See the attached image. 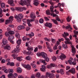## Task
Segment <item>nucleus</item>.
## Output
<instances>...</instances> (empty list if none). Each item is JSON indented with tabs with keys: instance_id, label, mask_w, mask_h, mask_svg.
<instances>
[{
	"instance_id": "nucleus-45",
	"label": "nucleus",
	"mask_w": 78,
	"mask_h": 78,
	"mask_svg": "<svg viewBox=\"0 0 78 78\" xmlns=\"http://www.w3.org/2000/svg\"><path fill=\"white\" fill-rule=\"evenodd\" d=\"M66 29H70V30H72V28L71 27H70V25H69L67 26H66Z\"/></svg>"
},
{
	"instance_id": "nucleus-57",
	"label": "nucleus",
	"mask_w": 78,
	"mask_h": 78,
	"mask_svg": "<svg viewBox=\"0 0 78 78\" xmlns=\"http://www.w3.org/2000/svg\"><path fill=\"white\" fill-rule=\"evenodd\" d=\"M23 41H27V37L25 36L23 37Z\"/></svg>"
},
{
	"instance_id": "nucleus-64",
	"label": "nucleus",
	"mask_w": 78,
	"mask_h": 78,
	"mask_svg": "<svg viewBox=\"0 0 78 78\" xmlns=\"http://www.w3.org/2000/svg\"><path fill=\"white\" fill-rule=\"evenodd\" d=\"M18 78H23V77L22 75H19L18 76Z\"/></svg>"
},
{
	"instance_id": "nucleus-1",
	"label": "nucleus",
	"mask_w": 78,
	"mask_h": 78,
	"mask_svg": "<svg viewBox=\"0 0 78 78\" xmlns=\"http://www.w3.org/2000/svg\"><path fill=\"white\" fill-rule=\"evenodd\" d=\"M66 41H65V43L66 44H70L71 47H72V52L73 53V55H74L75 53H76V51L75 50V48L73 47V45H72V42L70 41V39L69 38H65Z\"/></svg>"
},
{
	"instance_id": "nucleus-19",
	"label": "nucleus",
	"mask_w": 78,
	"mask_h": 78,
	"mask_svg": "<svg viewBox=\"0 0 78 78\" xmlns=\"http://www.w3.org/2000/svg\"><path fill=\"white\" fill-rule=\"evenodd\" d=\"M60 58L61 59H64L66 58V56L63 54H61V55L60 56Z\"/></svg>"
},
{
	"instance_id": "nucleus-38",
	"label": "nucleus",
	"mask_w": 78,
	"mask_h": 78,
	"mask_svg": "<svg viewBox=\"0 0 78 78\" xmlns=\"http://www.w3.org/2000/svg\"><path fill=\"white\" fill-rule=\"evenodd\" d=\"M8 78H11V77H12V76H13V74H12V73H9V74L8 75Z\"/></svg>"
},
{
	"instance_id": "nucleus-47",
	"label": "nucleus",
	"mask_w": 78,
	"mask_h": 78,
	"mask_svg": "<svg viewBox=\"0 0 78 78\" xmlns=\"http://www.w3.org/2000/svg\"><path fill=\"white\" fill-rule=\"evenodd\" d=\"M39 22L40 23H44V20L41 18Z\"/></svg>"
},
{
	"instance_id": "nucleus-61",
	"label": "nucleus",
	"mask_w": 78,
	"mask_h": 78,
	"mask_svg": "<svg viewBox=\"0 0 78 78\" xmlns=\"http://www.w3.org/2000/svg\"><path fill=\"white\" fill-rule=\"evenodd\" d=\"M55 76L56 78H59V74H56Z\"/></svg>"
},
{
	"instance_id": "nucleus-62",
	"label": "nucleus",
	"mask_w": 78,
	"mask_h": 78,
	"mask_svg": "<svg viewBox=\"0 0 78 78\" xmlns=\"http://www.w3.org/2000/svg\"><path fill=\"white\" fill-rule=\"evenodd\" d=\"M38 48H39V49H42V46L41 45H39L38 46Z\"/></svg>"
},
{
	"instance_id": "nucleus-29",
	"label": "nucleus",
	"mask_w": 78,
	"mask_h": 78,
	"mask_svg": "<svg viewBox=\"0 0 78 78\" xmlns=\"http://www.w3.org/2000/svg\"><path fill=\"white\" fill-rule=\"evenodd\" d=\"M38 2H39L37 0H35L34 3V5H35V6H37L38 5Z\"/></svg>"
},
{
	"instance_id": "nucleus-33",
	"label": "nucleus",
	"mask_w": 78,
	"mask_h": 78,
	"mask_svg": "<svg viewBox=\"0 0 78 78\" xmlns=\"http://www.w3.org/2000/svg\"><path fill=\"white\" fill-rule=\"evenodd\" d=\"M8 72L9 73H12L14 72V71L12 69H9L8 70Z\"/></svg>"
},
{
	"instance_id": "nucleus-32",
	"label": "nucleus",
	"mask_w": 78,
	"mask_h": 78,
	"mask_svg": "<svg viewBox=\"0 0 78 78\" xmlns=\"http://www.w3.org/2000/svg\"><path fill=\"white\" fill-rule=\"evenodd\" d=\"M1 6L2 8H5V4L4 3H1Z\"/></svg>"
},
{
	"instance_id": "nucleus-44",
	"label": "nucleus",
	"mask_w": 78,
	"mask_h": 78,
	"mask_svg": "<svg viewBox=\"0 0 78 78\" xmlns=\"http://www.w3.org/2000/svg\"><path fill=\"white\" fill-rule=\"evenodd\" d=\"M26 59H27V60L30 61V60H31V58L29 56H27L26 57Z\"/></svg>"
},
{
	"instance_id": "nucleus-24",
	"label": "nucleus",
	"mask_w": 78,
	"mask_h": 78,
	"mask_svg": "<svg viewBox=\"0 0 78 78\" xmlns=\"http://www.w3.org/2000/svg\"><path fill=\"white\" fill-rule=\"evenodd\" d=\"M13 20V16H11L9 17V20L10 22V23H12Z\"/></svg>"
},
{
	"instance_id": "nucleus-30",
	"label": "nucleus",
	"mask_w": 78,
	"mask_h": 78,
	"mask_svg": "<svg viewBox=\"0 0 78 78\" xmlns=\"http://www.w3.org/2000/svg\"><path fill=\"white\" fill-rule=\"evenodd\" d=\"M34 33L33 32H31V33L30 34H26V36H28L29 35L30 38L32 37V36H34Z\"/></svg>"
},
{
	"instance_id": "nucleus-48",
	"label": "nucleus",
	"mask_w": 78,
	"mask_h": 78,
	"mask_svg": "<svg viewBox=\"0 0 78 78\" xmlns=\"http://www.w3.org/2000/svg\"><path fill=\"white\" fill-rule=\"evenodd\" d=\"M51 41L52 43H53V44H55V43L56 42V40L53 38H52L51 40Z\"/></svg>"
},
{
	"instance_id": "nucleus-46",
	"label": "nucleus",
	"mask_w": 78,
	"mask_h": 78,
	"mask_svg": "<svg viewBox=\"0 0 78 78\" xmlns=\"http://www.w3.org/2000/svg\"><path fill=\"white\" fill-rule=\"evenodd\" d=\"M31 66H33V67L34 69H35L36 67V65L35 64H33V63L30 64Z\"/></svg>"
},
{
	"instance_id": "nucleus-9",
	"label": "nucleus",
	"mask_w": 78,
	"mask_h": 78,
	"mask_svg": "<svg viewBox=\"0 0 78 78\" xmlns=\"http://www.w3.org/2000/svg\"><path fill=\"white\" fill-rule=\"evenodd\" d=\"M60 43L58 41H57L56 43L55 44V45L53 48V49L54 50H56L58 48L57 47L58 46V45H59Z\"/></svg>"
},
{
	"instance_id": "nucleus-23",
	"label": "nucleus",
	"mask_w": 78,
	"mask_h": 78,
	"mask_svg": "<svg viewBox=\"0 0 78 78\" xmlns=\"http://www.w3.org/2000/svg\"><path fill=\"white\" fill-rule=\"evenodd\" d=\"M14 36L12 35H10L9 37H8V41H11V40H12L13 39H14Z\"/></svg>"
},
{
	"instance_id": "nucleus-59",
	"label": "nucleus",
	"mask_w": 78,
	"mask_h": 78,
	"mask_svg": "<svg viewBox=\"0 0 78 78\" xmlns=\"http://www.w3.org/2000/svg\"><path fill=\"white\" fill-rule=\"evenodd\" d=\"M8 23H10V21L8 20H6L5 22L6 24H8Z\"/></svg>"
},
{
	"instance_id": "nucleus-52",
	"label": "nucleus",
	"mask_w": 78,
	"mask_h": 78,
	"mask_svg": "<svg viewBox=\"0 0 78 78\" xmlns=\"http://www.w3.org/2000/svg\"><path fill=\"white\" fill-rule=\"evenodd\" d=\"M52 60L53 61H55L56 60V57L54 56L52 57Z\"/></svg>"
},
{
	"instance_id": "nucleus-60",
	"label": "nucleus",
	"mask_w": 78,
	"mask_h": 78,
	"mask_svg": "<svg viewBox=\"0 0 78 78\" xmlns=\"http://www.w3.org/2000/svg\"><path fill=\"white\" fill-rule=\"evenodd\" d=\"M73 28H74V29L76 30H78V28H77V27H76V26L75 25H73Z\"/></svg>"
},
{
	"instance_id": "nucleus-36",
	"label": "nucleus",
	"mask_w": 78,
	"mask_h": 78,
	"mask_svg": "<svg viewBox=\"0 0 78 78\" xmlns=\"http://www.w3.org/2000/svg\"><path fill=\"white\" fill-rule=\"evenodd\" d=\"M60 73L61 75H64V69H60Z\"/></svg>"
},
{
	"instance_id": "nucleus-34",
	"label": "nucleus",
	"mask_w": 78,
	"mask_h": 78,
	"mask_svg": "<svg viewBox=\"0 0 78 78\" xmlns=\"http://www.w3.org/2000/svg\"><path fill=\"white\" fill-rule=\"evenodd\" d=\"M2 9L0 7V17H3V14H2Z\"/></svg>"
},
{
	"instance_id": "nucleus-8",
	"label": "nucleus",
	"mask_w": 78,
	"mask_h": 78,
	"mask_svg": "<svg viewBox=\"0 0 78 78\" xmlns=\"http://www.w3.org/2000/svg\"><path fill=\"white\" fill-rule=\"evenodd\" d=\"M8 3L10 5L12 6H14L15 5L14 4V1H13V0H8Z\"/></svg>"
},
{
	"instance_id": "nucleus-54",
	"label": "nucleus",
	"mask_w": 78,
	"mask_h": 78,
	"mask_svg": "<svg viewBox=\"0 0 78 78\" xmlns=\"http://www.w3.org/2000/svg\"><path fill=\"white\" fill-rule=\"evenodd\" d=\"M62 47H64V48H67V46L66 44H62Z\"/></svg>"
},
{
	"instance_id": "nucleus-27",
	"label": "nucleus",
	"mask_w": 78,
	"mask_h": 78,
	"mask_svg": "<svg viewBox=\"0 0 78 78\" xmlns=\"http://www.w3.org/2000/svg\"><path fill=\"white\" fill-rule=\"evenodd\" d=\"M12 56L13 57V59H16L17 56H18V55L17 54H13L12 55Z\"/></svg>"
},
{
	"instance_id": "nucleus-18",
	"label": "nucleus",
	"mask_w": 78,
	"mask_h": 78,
	"mask_svg": "<svg viewBox=\"0 0 78 78\" xmlns=\"http://www.w3.org/2000/svg\"><path fill=\"white\" fill-rule=\"evenodd\" d=\"M30 17V18H31V19H35V18L36 17V16L35 15L34 13L33 12L31 13Z\"/></svg>"
},
{
	"instance_id": "nucleus-50",
	"label": "nucleus",
	"mask_w": 78,
	"mask_h": 78,
	"mask_svg": "<svg viewBox=\"0 0 78 78\" xmlns=\"http://www.w3.org/2000/svg\"><path fill=\"white\" fill-rule=\"evenodd\" d=\"M5 22V19L3 18H1L0 19V23H3Z\"/></svg>"
},
{
	"instance_id": "nucleus-43",
	"label": "nucleus",
	"mask_w": 78,
	"mask_h": 78,
	"mask_svg": "<svg viewBox=\"0 0 78 78\" xmlns=\"http://www.w3.org/2000/svg\"><path fill=\"white\" fill-rule=\"evenodd\" d=\"M71 18H70L69 16L68 17L66 18V20L68 22H69L71 20Z\"/></svg>"
},
{
	"instance_id": "nucleus-5",
	"label": "nucleus",
	"mask_w": 78,
	"mask_h": 78,
	"mask_svg": "<svg viewBox=\"0 0 78 78\" xmlns=\"http://www.w3.org/2000/svg\"><path fill=\"white\" fill-rule=\"evenodd\" d=\"M73 61V59L72 58H71L69 59V60H68V62L70 65H72V64H73V65L75 66L76 64V62H72Z\"/></svg>"
},
{
	"instance_id": "nucleus-3",
	"label": "nucleus",
	"mask_w": 78,
	"mask_h": 78,
	"mask_svg": "<svg viewBox=\"0 0 78 78\" xmlns=\"http://www.w3.org/2000/svg\"><path fill=\"white\" fill-rule=\"evenodd\" d=\"M23 15L21 13H20L18 15V18L16 20V21L18 22H21V19H23Z\"/></svg>"
},
{
	"instance_id": "nucleus-42",
	"label": "nucleus",
	"mask_w": 78,
	"mask_h": 78,
	"mask_svg": "<svg viewBox=\"0 0 78 78\" xmlns=\"http://www.w3.org/2000/svg\"><path fill=\"white\" fill-rule=\"evenodd\" d=\"M5 36L7 37H8V36H9V32H6L5 33Z\"/></svg>"
},
{
	"instance_id": "nucleus-25",
	"label": "nucleus",
	"mask_w": 78,
	"mask_h": 78,
	"mask_svg": "<svg viewBox=\"0 0 78 78\" xmlns=\"http://www.w3.org/2000/svg\"><path fill=\"white\" fill-rule=\"evenodd\" d=\"M21 42L22 40L21 39H19L16 41V43L18 44V45H20Z\"/></svg>"
},
{
	"instance_id": "nucleus-15",
	"label": "nucleus",
	"mask_w": 78,
	"mask_h": 78,
	"mask_svg": "<svg viewBox=\"0 0 78 78\" xmlns=\"http://www.w3.org/2000/svg\"><path fill=\"white\" fill-rule=\"evenodd\" d=\"M69 33H67L66 32H64V34H62V36L63 37L65 38V39H66L67 38V36H69Z\"/></svg>"
},
{
	"instance_id": "nucleus-55",
	"label": "nucleus",
	"mask_w": 78,
	"mask_h": 78,
	"mask_svg": "<svg viewBox=\"0 0 78 78\" xmlns=\"http://www.w3.org/2000/svg\"><path fill=\"white\" fill-rule=\"evenodd\" d=\"M44 39L45 41H47L48 42H50V41H51V40L50 39H48L47 37L44 38Z\"/></svg>"
},
{
	"instance_id": "nucleus-11",
	"label": "nucleus",
	"mask_w": 78,
	"mask_h": 78,
	"mask_svg": "<svg viewBox=\"0 0 78 78\" xmlns=\"http://www.w3.org/2000/svg\"><path fill=\"white\" fill-rule=\"evenodd\" d=\"M2 43L3 45H6L8 44V40L5 38H3L2 40Z\"/></svg>"
},
{
	"instance_id": "nucleus-14",
	"label": "nucleus",
	"mask_w": 78,
	"mask_h": 78,
	"mask_svg": "<svg viewBox=\"0 0 78 78\" xmlns=\"http://www.w3.org/2000/svg\"><path fill=\"white\" fill-rule=\"evenodd\" d=\"M41 56H42L43 58H46V57H47V55L45 52H42Z\"/></svg>"
},
{
	"instance_id": "nucleus-10",
	"label": "nucleus",
	"mask_w": 78,
	"mask_h": 78,
	"mask_svg": "<svg viewBox=\"0 0 78 78\" xmlns=\"http://www.w3.org/2000/svg\"><path fill=\"white\" fill-rule=\"evenodd\" d=\"M44 25L46 27H49V28H51L52 27V24L50 23H48V22H47L46 23L44 24Z\"/></svg>"
},
{
	"instance_id": "nucleus-12",
	"label": "nucleus",
	"mask_w": 78,
	"mask_h": 78,
	"mask_svg": "<svg viewBox=\"0 0 78 78\" xmlns=\"http://www.w3.org/2000/svg\"><path fill=\"white\" fill-rule=\"evenodd\" d=\"M55 66L54 64L51 63L50 65H48L47 66V68L48 69H51L52 67H55Z\"/></svg>"
},
{
	"instance_id": "nucleus-51",
	"label": "nucleus",
	"mask_w": 78,
	"mask_h": 78,
	"mask_svg": "<svg viewBox=\"0 0 78 78\" xmlns=\"http://www.w3.org/2000/svg\"><path fill=\"white\" fill-rule=\"evenodd\" d=\"M42 55V52H38L37 54V56H41Z\"/></svg>"
},
{
	"instance_id": "nucleus-40",
	"label": "nucleus",
	"mask_w": 78,
	"mask_h": 78,
	"mask_svg": "<svg viewBox=\"0 0 78 78\" xmlns=\"http://www.w3.org/2000/svg\"><path fill=\"white\" fill-rule=\"evenodd\" d=\"M41 76V73H37L36 74V76L37 77L39 78V77H40Z\"/></svg>"
},
{
	"instance_id": "nucleus-6",
	"label": "nucleus",
	"mask_w": 78,
	"mask_h": 78,
	"mask_svg": "<svg viewBox=\"0 0 78 78\" xmlns=\"http://www.w3.org/2000/svg\"><path fill=\"white\" fill-rule=\"evenodd\" d=\"M20 47V46L19 45H18L16 46V48L14 50L12 51V53H19L20 51H19V48Z\"/></svg>"
},
{
	"instance_id": "nucleus-41",
	"label": "nucleus",
	"mask_w": 78,
	"mask_h": 78,
	"mask_svg": "<svg viewBox=\"0 0 78 78\" xmlns=\"http://www.w3.org/2000/svg\"><path fill=\"white\" fill-rule=\"evenodd\" d=\"M46 14L47 15H50V11L49 10H47L46 12Z\"/></svg>"
},
{
	"instance_id": "nucleus-39",
	"label": "nucleus",
	"mask_w": 78,
	"mask_h": 78,
	"mask_svg": "<svg viewBox=\"0 0 78 78\" xmlns=\"http://www.w3.org/2000/svg\"><path fill=\"white\" fill-rule=\"evenodd\" d=\"M26 69L28 70H30L31 69V66H30V65H27L26 66Z\"/></svg>"
},
{
	"instance_id": "nucleus-13",
	"label": "nucleus",
	"mask_w": 78,
	"mask_h": 78,
	"mask_svg": "<svg viewBox=\"0 0 78 78\" xmlns=\"http://www.w3.org/2000/svg\"><path fill=\"white\" fill-rule=\"evenodd\" d=\"M42 68L40 69L41 71L42 72H45V69H46V67L44 65H43L41 66Z\"/></svg>"
},
{
	"instance_id": "nucleus-26",
	"label": "nucleus",
	"mask_w": 78,
	"mask_h": 78,
	"mask_svg": "<svg viewBox=\"0 0 78 78\" xmlns=\"http://www.w3.org/2000/svg\"><path fill=\"white\" fill-rule=\"evenodd\" d=\"M27 49L28 50L33 51V48L31 46L28 47L27 48Z\"/></svg>"
},
{
	"instance_id": "nucleus-53",
	"label": "nucleus",
	"mask_w": 78,
	"mask_h": 78,
	"mask_svg": "<svg viewBox=\"0 0 78 78\" xmlns=\"http://www.w3.org/2000/svg\"><path fill=\"white\" fill-rule=\"evenodd\" d=\"M27 54L28 55H33V52H32L31 51H28L27 52Z\"/></svg>"
},
{
	"instance_id": "nucleus-28",
	"label": "nucleus",
	"mask_w": 78,
	"mask_h": 78,
	"mask_svg": "<svg viewBox=\"0 0 78 78\" xmlns=\"http://www.w3.org/2000/svg\"><path fill=\"white\" fill-rule=\"evenodd\" d=\"M22 70L21 68L20 67L17 68V72H18V73H22Z\"/></svg>"
},
{
	"instance_id": "nucleus-20",
	"label": "nucleus",
	"mask_w": 78,
	"mask_h": 78,
	"mask_svg": "<svg viewBox=\"0 0 78 78\" xmlns=\"http://www.w3.org/2000/svg\"><path fill=\"white\" fill-rule=\"evenodd\" d=\"M17 28L19 30H20L25 28V27L23 25H20L17 27Z\"/></svg>"
},
{
	"instance_id": "nucleus-49",
	"label": "nucleus",
	"mask_w": 78,
	"mask_h": 78,
	"mask_svg": "<svg viewBox=\"0 0 78 78\" xmlns=\"http://www.w3.org/2000/svg\"><path fill=\"white\" fill-rule=\"evenodd\" d=\"M41 62H42V63H43L44 65H47V63L45 62V60H41Z\"/></svg>"
},
{
	"instance_id": "nucleus-63",
	"label": "nucleus",
	"mask_w": 78,
	"mask_h": 78,
	"mask_svg": "<svg viewBox=\"0 0 78 78\" xmlns=\"http://www.w3.org/2000/svg\"><path fill=\"white\" fill-rule=\"evenodd\" d=\"M73 32L74 34H78V31H76V30H74Z\"/></svg>"
},
{
	"instance_id": "nucleus-56",
	"label": "nucleus",
	"mask_w": 78,
	"mask_h": 78,
	"mask_svg": "<svg viewBox=\"0 0 78 78\" xmlns=\"http://www.w3.org/2000/svg\"><path fill=\"white\" fill-rule=\"evenodd\" d=\"M10 34H14V32L12 31H10L9 32Z\"/></svg>"
},
{
	"instance_id": "nucleus-21",
	"label": "nucleus",
	"mask_w": 78,
	"mask_h": 78,
	"mask_svg": "<svg viewBox=\"0 0 78 78\" xmlns=\"http://www.w3.org/2000/svg\"><path fill=\"white\" fill-rule=\"evenodd\" d=\"M69 72H71V73H73V74L75 73V69L74 68H73L71 69H69Z\"/></svg>"
},
{
	"instance_id": "nucleus-58",
	"label": "nucleus",
	"mask_w": 78,
	"mask_h": 78,
	"mask_svg": "<svg viewBox=\"0 0 78 78\" xmlns=\"http://www.w3.org/2000/svg\"><path fill=\"white\" fill-rule=\"evenodd\" d=\"M45 58L46 61L47 62H48V61H49V58H48V57H46Z\"/></svg>"
},
{
	"instance_id": "nucleus-16",
	"label": "nucleus",
	"mask_w": 78,
	"mask_h": 78,
	"mask_svg": "<svg viewBox=\"0 0 78 78\" xmlns=\"http://www.w3.org/2000/svg\"><path fill=\"white\" fill-rule=\"evenodd\" d=\"M15 9L16 11H23V8L22 7H16Z\"/></svg>"
},
{
	"instance_id": "nucleus-2",
	"label": "nucleus",
	"mask_w": 78,
	"mask_h": 78,
	"mask_svg": "<svg viewBox=\"0 0 78 78\" xmlns=\"http://www.w3.org/2000/svg\"><path fill=\"white\" fill-rule=\"evenodd\" d=\"M31 0H27V1H23V0H20V2H19V4L23 6L24 5H26L27 6H30V2H31Z\"/></svg>"
},
{
	"instance_id": "nucleus-37",
	"label": "nucleus",
	"mask_w": 78,
	"mask_h": 78,
	"mask_svg": "<svg viewBox=\"0 0 78 78\" xmlns=\"http://www.w3.org/2000/svg\"><path fill=\"white\" fill-rule=\"evenodd\" d=\"M15 36L17 38H20V34H19L17 33L15 34Z\"/></svg>"
},
{
	"instance_id": "nucleus-7",
	"label": "nucleus",
	"mask_w": 78,
	"mask_h": 78,
	"mask_svg": "<svg viewBox=\"0 0 78 78\" xmlns=\"http://www.w3.org/2000/svg\"><path fill=\"white\" fill-rule=\"evenodd\" d=\"M46 44L47 45V48L48 49H49V51H50V52H52L53 51V50L51 49V46L49 44V43L48 42H46Z\"/></svg>"
},
{
	"instance_id": "nucleus-31",
	"label": "nucleus",
	"mask_w": 78,
	"mask_h": 78,
	"mask_svg": "<svg viewBox=\"0 0 78 78\" xmlns=\"http://www.w3.org/2000/svg\"><path fill=\"white\" fill-rule=\"evenodd\" d=\"M23 58V57L21 56L20 57H18L16 59L18 61H22V58Z\"/></svg>"
},
{
	"instance_id": "nucleus-22",
	"label": "nucleus",
	"mask_w": 78,
	"mask_h": 78,
	"mask_svg": "<svg viewBox=\"0 0 78 78\" xmlns=\"http://www.w3.org/2000/svg\"><path fill=\"white\" fill-rule=\"evenodd\" d=\"M7 66H14V63L13 62H9L7 64Z\"/></svg>"
},
{
	"instance_id": "nucleus-4",
	"label": "nucleus",
	"mask_w": 78,
	"mask_h": 78,
	"mask_svg": "<svg viewBox=\"0 0 78 78\" xmlns=\"http://www.w3.org/2000/svg\"><path fill=\"white\" fill-rule=\"evenodd\" d=\"M46 76L47 77H49V78H55V75L54 74H51V73L48 72L46 73Z\"/></svg>"
},
{
	"instance_id": "nucleus-17",
	"label": "nucleus",
	"mask_w": 78,
	"mask_h": 78,
	"mask_svg": "<svg viewBox=\"0 0 78 78\" xmlns=\"http://www.w3.org/2000/svg\"><path fill=\"white\" fill-rule=\"evenodd\" d=\"M4 48L5 50H9L11 49V47L9 45H6L5 46H4Z\"/></svg>"
},
{
	"instance_id": "nucleus-35",
	"label": "nucleus",
	"mask_w": 78,
	"mask_h": 78,
	"mask_svg": "<svg viewBox=\"0 0 78 78\" xmlns=\"http://www.w3.org/2000/svg\"><path fill=\"white\" fill-rule=\"evenodd\" d=\"M51 20L54 23H55V24L58 25V22H57V21L56 20L52 19Z\"/></svg>"
}]
</instances>
